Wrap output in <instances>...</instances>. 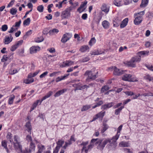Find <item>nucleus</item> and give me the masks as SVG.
Here are the masks:
<instances>
[{"label": "nucleus", "mask_w": 153, "mask_h": 153, "mask_svg": "<svg viewBox=\"0 0 153 153\" xmlns=\"http://www.w3.org/2000/svg\"><path fill=\"white\" fill-rule=\"evenodd\" d=\"M141 60V57L140 56H136L132 57L130 61L127 62V65L130 67H134L136 66L135 63L140 62Z\"/></svg>", "instance_id": "f03ea898"}, {"label": "nucleus", "mask_w": 153, "mask_h": 153, "mask_svg": "<svg viewBox=\"0 0 153 153\" xmlns=\"http://www.w3.org/2000/svg\"><path fill=\"white\" fill-rule=\"evenodd\" d=\"M114 4L118 7L122 6L121 0H114Z\"/></svg>", "instance_id": "c756f323"}, {"label": "nucleus", "mask_w": 153, "mask_h": 153, "mask_svg": "<svg viewBox=\"0 0 153 153\" xmlns=\"http://www.w3.org/2000/svg\"><path fill=\"white\" fill-rule=\"evenodd\" d=\"M103 129L101 130V133H103L108 128L107 125L105 123H103Z\"/></svg>", "instance_id": "58836bf2"}, {"label": "nucleus", "mask_w": 153, "mask_h": 153, "mask_svg": "<svg viewBox=\"0 0 153 153\" xmlns=\"http://www.w3.org/2000/svg\"><path fill=\"white\" fill-rule=\"evenodd\" d=\"M89 47L88 45H83L81 47L79 50L82 52H85L87 50L89 49Z\"/></svg>", "instance_id": "cd10ccee"}, {"label": "nucleus", "mask_w": 153, "mask_h": 153, "mask_svg": "<svg viewBox=\"0 0 153 153\" xmlns=\"http://www.w3.org/2000/svg\"><path fill=\"white\" fill-rule=\"evenodd\" d=\"M109 88L108 85H105L101 88V91L102 93L104 92L109 90Z\"/></svg>", "instance_id": "79ce46f5"}, {"label": "nucleus", "mask_w": 153, "mask_h": 153, "mask_svg": "<svg viewBox=\"0 0 153 153\" xmlns=\"http://www.w3.org/2000/svg\"><path fill=\"white\" fill-rule=\"evenodd\" d=\"M98 72H97L96 74L93 75L92 71H87L84 74L85 76H88V77L86 79L87 81L89 79H94L97 77V74Z\"/></svg>", "instance_id": "20e7f679"}, {"label": "nucleus", "mask_w": 153, "mask_h": 153, "mask_svg": "<svg viewBox=\"0 0 153 153\" xmlns=\"http://www.w3.org/2000/svg\"><path fill=\"white\" fill-rule=\"evenodd\" d=\"M89 86L86 85H83L81 86V87H78L76 88V90H82L83 89H84L85 88L86 89H87L88 88H89Z\"/></svg>", "instance_id": "a19ab883"}, {"label": "nucleus", "mask_w": 153, "mask_h": 153, "mask_svg": "<svg viewBox=\"0 0 153 153\" xmlns=\"http://www.w3.org/2000/svg\"><path fill=\"white\" fill-rule=\"evenodd\" d=\"M40 48L39 47H31L30 49V53L31 54H33L36 52L37 51H39Z\"/></svg>", "instance_id": "4468645a"}, {"label": "nucleus", "mask_w": 153, "mask_h": 153, "mask_svg": "<svg viewBox=\"0 0 153 153\" xmlns=\"http://www.w3.org/2000/svg\"><path fill=\"white\" fill-rule=\"evenodd\" d=\"M14 27H13V26L10 29L9 31H8V32L9 33H12L14 31H16V30H17L18 28H14Z\"/></svg>", "instance_id": "13d9d810"}, {"label": "nucleus", "mask_w": 153, "mask_h": 153, "mask_svg": "<svg viewBox=\"0 0 153 153\" xmlns=\"http://www.w3.org/2000/svg\"><path fill=\"white\" fill-rule=\"evenodd\" d=\"M145 11H142L140 12L139 13H135L134 14V17H135L136 16H139L142 18V16L144 15Z\"/></svg>", "instance_id": "7c9ffc66"}, {"label": "nucleus", "mask_w": 153, "mask_h": 153, "mask_svg": "<svg viewBox=\"0 0 153 153\" xmlns=\"http://www.w3.org/2000/svg\"><path fill=\"white\" fill-rule=\"evenodd\" d=\"M87 3V1H85L84 2H82L80 7L77 9V11L80 13L84 11L86 8V4Z\"/></svg>", "instance_id": "0eeeda50"}, {"label": "nucleus", "mask_w": 153, "mask_h": 153, "mask_svg": "<svg viewBox=\"0 0 153 153\" xmlns=\"http://www.w3.org/2000/svg\"><path fill=\"white\" fill-rule=\"evenodd\" d=\"M128 22V19L126 18L124 19L120 24V27L121 28L124 27L127 25Z\"/></svg>", "instance_id": "a211bd4d"}, {"label": "nucleus", "mask_w": 153, "mask_h": 153, "mask_svg": "<svg viewBox=\"0 0 153 153\" xmlns=\"http://www.w3.org/2000/svg\"><path fill=\"white\" fill-rule=\"evenodd\" d=\"M48 29L47 28H45L43 31V33L45 35H47L49 33Z\"/></svg>", "instance_id": "338daca9"}, {"label": "nucleus", "mask_w": 153, "mask_h": 153, "mask_svg": "<svg viewBox=\"0 0 153 153\" xmlns=\"http://www.w3.org/2000/svg\"><path fill=\"white\" fill-rule=\"evenodd\" d=\"M37 148L38 149L37 152L39 153H42L43 150L45 149V146L42 144L38 145L37 146Z\"/></svg>", "instance_id": "6ab92c4d"}, {"label": "nucleus", "mask_w": 153, "mask_h": 153, "mask_svg": "<svg viewBox=\"0 0 153 153\" xmlns=\"http://www.w3.org/2000/svg\"><path fill=\"white\" fill-rule=\"evenodd\" d=\"M102 25L105 29H107L109 27V24L108 22L107 21L105 20L102 22Z\"/></svg>", "instance_id": "4be33fe9"}, {"label": "nucleus", "mask_w": 153, "mask_h": 153, "mask_svg": "<svg viewBox=\"0 0 153 153\" xmlns=\"http://www.w3.org/2000/svg\"><path fill=\"white\" fill-rule=\"evenodd\" d=\"M119 132L118 131V133H117L116 135L114 137L111 139L108 138L109 140V141L108 143H109L110 146H112L113 144H114L116 142V140L118 139L119 137L120 134H119Z\"/></svg>", "instance_id": "6e6552de"}, {"label": "nucleus", "mask_w": 153, "mask_h": 153, "mask_svg": "<svg viewBox=\"0 0 153 153\" xmlns=\"http://www.w3.org/2000/svg\"><path fill=\"white\" fill-rule=\"evenodd\" d=\"M32 30H30L26 32L25 34L23 37V39H26L28 36L32 34Z\"/></svg>", "instance_id": "37998d69"}, {"label": "nucleus", "mask_w": 153, "mask_h": 153, "mask_svg": "<svg viewBox=\"0 0 153 153\" xmlns=\"http://www.w3.org/2000/svg\"><path fill=\"white\" fill-rule=\"evenodd\" d=\"M109 69H112V71H113V74L115 75L120 76L123 74V71L115 66L110 67Z\"/></svg>", "instance_id": "39448f33"}, {"label": "nucleus", "mask_w": 153, "mask_h": 153, "mask_svg": "<svg viewBox=\"0 0 153 153\" xmlns=\"http://www.w3.org/2000/svg\"><path fill=\"white\" fill-rule=\"evenodd\" d=\"M74 62L71 60L66 61L64 62L65 66H70L74 64Z\"/></svg>", "instance_id": "2f4dec72"}, {"label": "nucleus", "mask_w": 153, "mask_h": 153, "mask_svg": "<svg viewBox=\"0 0 153 153\" xmlns=\"http://www.w3.org/2000/svg\"><path fill=\"white\" fill-rule=\"evenodd\" d=\"M69 75V74H68L66 75H65L63 76H61V77L59 76L56 79V82H57L63 80Z\"/></svg>", "instance_id": "aec40b11"}, {"label": "nucleus", "mask_w": 153, "mask_h": 153, "mask_svg": "<svg viewBox=\"0 0 153 153\" xmlns=\"http://www.w3.org/2000/svg\"><path fill=\"white\" fill-rule=\"evenodd\" d=\"M146 66L149 70L153 71V66L150 65H146Z\"/></svg>", "instance_id": "774afa93"}, {"label": "nucleus", "mask_w": 153, "mask_h": 153, "mask_svg": "<svg viewBox=\"0 0 153 153\" xmlns=\"http://www.w3.org/2000/svg\"><path fill=\"white\" fill-rule=\"evenodd\" d=\"M18 72V71L16 69H14L13 70H10L9 71V74L11 75H13Z\"/></svg>", "instance_id": "5fc2aeb1"}, {"label": "nucleus", "mask_w": 153, "mask_h": 153, "mask_svg": "<svg viewBox=\"0 0 153 153\" xmlns=\"http://www.w3.org/2000/svg\"><path fill=\"white\" fill-rule=\"evenodd\" d=\"M101 10L105 13H108L109 11V7L105 4H103L101 7Z\"/></svg>", "instance_id": "2eb2a0df"}, {"label": "nucleus", "mask_w": 153, "mask_h": 153, "mask_svg": "<svg viewBox=\"0 0 153 153\" xmlns=\"http://www.w3.org/2000/svg\"><path fill=\"white\" fill-rule=\"evenodd\" d=\"M59 31L58 29L54 28L50 30L49 32V33L50 35H53L59 32Z\"/></svg>", "instance_id": "a878e982"}, {"label": "nucleus", "mask_w": 153, "mask_h": 153, "mask_svg": "<svg viewBox=\"0 0 153 153\" xmlns=\"http://www.w3.org/2000/svg\"><path fill=\"white\" fill-rule=\"evenodd\" d=\"M44 40V38L42 37H41L40 38H38L35 39V41L36 42H40Z\"/></svg>", "instance_id": "09e8293b"}, {"label": "nucleus", "mask_w": 153, "mask_h": 153, "mask_svg": "<svg viewBox=\"0 0 153 153\" xmlns=\"http://www.w3.org/2000/svg\"><path fill=\"white\" fill-rule=\"evenodd\" d=\"M149 53V51H143L139 52L138 53L139 56L140 57V55H148Z\"/></svg>", "instance_id": "a18cd8bd"}, {"label": "nucleus", "mask_w": 153, "mask_h": 153, "mask_svg": "<svg viewBox=\"0 0 153 153\" xmlns=\"http://www.w3.org/2000/svg\"><path fill=\"white\" fill-rule=\"evenodd\" d=\"M48 71H46L44 72L40 76V78H42L45 77L48 74Z\"/></svg>", "instance_id": "69168bd1"}, {"label": "nucleus", "mask_w": 153, "mask_h": 153, "mask_svg": "<svg viewBox=\"0 0 153 153\" xmlns=\"http://www.w3.org/2000/svg\"><path fill=\"white\" fill-rule=\"evenodd\" d=\"M105 113V111H104L103 112H100L98 114H97V115L98 116V118L100 117L102 118L104 115Z\"/></svg>", "instance_id": "3c124183"}, {"label": "nucleus", "mask_w": 153, "mask_h": 153, "mask_svg": "<svg viewBox=\"0 0 153 153\" xmlns=\"http://www.w3.org/2000/svg\"><path fill=\"white\" fill-rule=\"evenodd\" d=\"M53 94V92L49 91L46 95L44 96L40 102H41L43 100H45L46 99L50 97Z\"/></svg>", "instance_id": "412c9836"}, {"label": "nucleus", "mask_w": 153, "mask_h": 153, "mask_svg": "<svg viewBox=\"0 0 153 153\" xmlns=\"http://www.w3.org/2000/svg\"><path fill=\"white\" fill-rule=\"evenodd\" d=\"M34 81L33 78H28L24 80V82L27 84H29L33 82Z\"/></svg>", "instance_id": "473e14b6"}, {"label": "nucleus", "mask_w": 153, "mask_h": 153, "mask_svg": "<svg viewBox=\"0 0 153 153\" xmlns=\"http://www.w3.org/2000/svg\"><path fill=\"white\" fill-rule=\"evenodd\" d=\"M125 93L126 95L128 96H132L134 94L133 92L131 91H127Z\"/></svg>", "instance_id": "680f3d73"}, {"label": "nucleus", "mask_w": 153, "mask_h": 153, "mask_svg": "<svg viewBox=\"0 0 153 153\" xmlns=\"http://www.w3.org/2000/svg\"><path fill=\"white\" fill-rule=\"evenodd\" d=\"M35 144L32 143V142H31L30 144V146L29 149L28 148L26 149V151L27 152H28L29 153H30L32 152L33 151L35 150Z\"/></svg>", "instance_id": "ddd939ff"}, {"label": "nucleus", "mask_w": 153, "mask_h": 153, "mask_svg": "<svg viewBox=\"0 0 153 153\" xmlns=\"http://www.w3.org/2000/svg\"><path fill=\"white\" fill-rule=\"evenodd\" d=\"M60 71L54 72L50 74V76L51 77L54 76H56V75H58V74L60 73Z\"/></svg>", "instance_id": "864d4df0"}, {"label": "nucleus", "mask_w": 153, "mask_h": 153, "mask_svg": "<svg viewBox=\"0 0 153 153\" xmlns=\"http://www.w3.org/2000/svg\"><path fill=\"white\" fill-rule=\"evenodd\" d=\"M72 37V34L70 33H66L63 35L61 39V42L63 43H65Z\"/></svg>", "instance_id": "423d86ee"}, {"label": "nucleus", "mask_w": 153, "mask_h": 153, "mask_svg": "<svg viewBox=\"0 0 153 153\" xmlns=\"http://www.w3.org/2000/svg\"><path fill=\"white\" fill-rule=\"evenodd\" d=\"M72 142L70 141V140L68 141V142H65V145L63 146V148L64 149H65L66 147L69 145H70L72 144Z\"/></svg>", "instance_id": "49530a36"}, {"label": "nucleus", "mask_w": 153, "mask_h": 153, "mask_svg": "<svg viewBox=\"0 0 153 153\" xmlns=\"http://www.w3.org/2000/svg\"><path fill=\"white\" fill-rule=\"evenodd\" d=\"M23 42V40H20L18 41L16 44H15V45L18 47L19 46H20L22 45V43Z\"/></svg>", "instance_id": "0e129e2a"}, {"label": "nucleus", "mask_w": 153, "mask_h": 153, "mask_svg": "<svg viewBox=\"0 0 153 153\" xmlns=\"http://www.w3.org/2000/svg\"><path fill=\"white\" fill-rule=\"evenodd\" d=\"M30 18H27V19L25 20L23 22V25H28L30 23Z\"/></svg>", "instance_id": "ea45409f"}, {"label": "nucleus", "mask_w": 153, "mask_h": 153, "mask_svg": "<svg viewBox=\"0 0 153 153\" xmlns=\"http://www.w3.org/2000/svg\"><path fill=\"white\" fill-rule=\"evenodd\" d=\"M101 53H100L99 51L97 50H95V51H94L92 52L91 53V54L92 55H97L98 54H100Z\"/></svg>", "instance_id": "6e6d98bb"}, {"label": "nucleus", "mask_w": 153, "mask_h": 153, "mask_svg": "<svg viewBox=\"0 0 153 153\" xmlns=\"http://www.w3.org/2000/svg\"><path fill=\"white\" fill-rule=\"evenodd\" d=\"M13 143H20L19 141V137L16 135H15L13 137Z\"/></svg>", "instance_id": "f704fd0d"}, {"label": "nucleus", "mask_w": 153, "mask_h": 153, "mask_svg": "<svg viewBox=\"0 0 153 153\" xmlns=\"http://www.w3.org/2000/svg\"><path fill=\"white\" fill-rule=\"evenodd\" d=\"M70 16V13L65 10L62 12L61 15L62 19H67Z\"/></svg>", "instance_id": "9d476101"}, {"label": "nucleus", "mask_w": 153, "mask_h": 153, "mask_svg": "<svg viewBox=\"0 0 153 153\" xmlns=\"http://www.w3.org/2000/svg\"><path fill=\"white\" fill-rule=\"evenodd\" d=\"M91 105H84L81 109V111H83L88 110L91 108Z\"/></svg>", "instance_id": "c85d7f7f"}, {"label": "nucleus", "mask_w": 153, "mask_h": 153, "mask_svg": "<svg viewBox=\"0 0 153 153\" xmlns=\"http://www.w3.org/2000/svg\"><path fill=\"white\" fill-rule=\"evenodd\" d=\"M148 0H142L141 3L140 5V6L141 7H145L148 4Z\"/></svg>", "instance_id": "b1692460"}, {"label": "nucleus", "mask_w": 153, "mask_h": 153, "mask_svg": "<svg viewBox=\"0 0 153 153\" xmlns=\"http://www.w3.org/2000/svg\"><path fill=\"white\" fill-rule=\"evenodd\" d=\"M119 146L120 147H128L129 146V144L128 142L125 141H121L119 144Z\"/></svg>", "instance_id": "f3484780"}, {"label": "nucleus", "mask_w": 153, "mask_h": 153, "mask_svg": "<svg viewBox=\"0 0 153 153\" xmlns=\"http://www.w3.org/2000/svg\"><path fill=\"white\" fill-rule=\"evenodd\" d=\"M15 149L19 153L22 152V146L20 143H13Z\"/></svg>", "instance_id": "1a4fd4ad"}, {"label": "nucleus", "mask_w": 153, "mask_h": 153, "mask_svg": "<svg viewBox=\"0 0 153 153\" xmlns=\"http://www.w3.org/2000/svg\"><path fill=\"white\" fill-rule=\"evenodd\" d=\"M26 139L28 141H30V142H32V138L29 135H27V136Z\"/></svg>", "instance_id": "052dcab7"}, {"label": "nucleus", "mask_w": 153, "mask_h": 153, "mask_svg": "<svg viewBox=\"0 0 153 153\" xmlns=\"http://www.w3.org/2000/svg\"><path fill=\"white\" fill-rule=\"evenodd\" d=\"M65 91L66 90L64 89L59 91L56 93V94L54 95V96L55 97H58L64 93Z\"/></svg>", "instance_id": "393cba45"}, {"label": "nucleus", "mask_w": 153, "mask_h": 153, "mask_svg": "<svg viewBox=\"0 0 153 153\" xmlns=\"http://www.w3.org/2000/svg\"><path fill=\"white\" fill-rule=\"evenodd\" d=\"M25 126L27 128V130L30 133V134H31V125L30 124V123L29 122H28L25 125Z\"/></svg>", "instance_id": "5701e85b"}, {"label": "nucleus", "mask_w": 153, "mask_h": 153, "mask_svg": "<svg viewBox=\"0 0 153 153\" xmlns=\"http://www.w3.org/2000/svg\"><path fill=\"white\" fill-rule=\"evenodd\" d=\"M13 39V38L10 34L9 35V36H6L4 39V44H8L12 41Z\"/></svg>", "instance_id": "9b49d317"}, {"label": "nucleus", "mask_w": 153, "mask_h": 153, "mask_svg": "<svg viewBox=\"0 0 153 153\" xmlns=\"http://www.w3.org/2000/svg\"><path fill=\"white\" fill-rule=\"evenodd\" d=\"M44 7L42 5L38 6L37 7V10L40 12H42L43 11Z\"/></svg>", "instance_id": "8fccbe9b"}, {"label": "nucleus", "mask_w": 153, "mask_h": 153, "mask_svg": "<svg viewBox=\"0 0 153 153\" xmlns=\"http://www.w3.org/2000/svg\"><path fill=\"white\" fill-rule=\"evenodd\" d=\"M96 42V40L94 37L92 38L89 42V45L90 46H92Z\"/></svg>", "instance_id": "c03bdc74"}, {"label": "nucleus", "mask_w": 153, "mask_h": 153, "mask_svg": "<svg viewBox=\"0 0 153 153\" xmlns=\"http://www.w3.org/2000/svg\"><path fill=\"white\" fill-rule=\"evenodd\" d=\"M135 18V19L134 20V22L135 25H138L141 23L142 21V18L139 16H136Z\"/></svg>", "instance_id": "dca6fc26"}, {"label": "nucleus", "mask_w": 153, "mask_h": 153, "mask_svg": "<svg viewBox=\"0 0 153 153\" xmlns=\"http://www.w3.org/2000/svg\"><path fill=\"white\" fill-rule=\"evenodd\" d=\"M76 7L74 6H71L70 7L66 9L67 11H68V12H69L70 13V11L72 10L73 9H74Z\"/></svg>", "instance_id": "e2e57ef3"}, {"label": "nucleus", "mask_w": 153, "mask_h": 153, "mask_svg": "<svg viewBox=\"0 0 153 153\" xmlns=\"http://www.w3.org/2000/svg\"><path fill=\"white\" fill-rule=\"evenodd\" d=\"M15 96L13 95H12L11 97L9 98L8 100V103L9 104H12L13 102V100L15 98Z\"/></svg>", "instance_id": "c9c22d12"}, {"label": "nucleus", "mask_w": 153, "mask_h": 153, "mask_svg": "<svg viewBox=\"0 0 153 153\" xmlns=\"http://www.w3.org/2000/svg\"><path fill=\"white\" fill-rule=\"evenodd\" d=\"M109 141V140L108 139L97 138L92 139L91 143H95L97 149L102 151L104 149L105 146L108 143Z\"/></svg>", "instance_id": "f257e3e1"}, {"label": "nucleus", "mask_w": 153, "mask_h": 153, "mask_svg": "<svg viewBox=\"0 0 153 153\" xmlns=\"http://www.w3.org/2000/svg\"><path fill=\"white\" fill-rule=\"evenodd\" d=\"M122 79L124 81L129 82H136L137 81L135 77H132V76L130 74H124L122 78Z\"/></svg>", "instance_id": "7ed1b4c3"}, {"label": "nucleus", "mask_w": 153, "mask_h": 153, "mask_svg": "<svg viewBox=\"0 0 153 153\" xmlns=\"http://www.w3.org/2000/svg\"><path fill=\"white\" fill-rule=\"evenodd\" d=\"M17 12V9L15 8H12L10 10V12L12 15H15Z\"/></svg>", "instance_id": "e433bc0d"}, {"label": "nucleus", "mask_w": 153, "mask_h": 153, "mask_svg": "<svg viewBox=\"0 0 153 153\" xmlns=\"http://www.w3.org/2000/svg\"><path fill=\"white\" fill-rule=\"evenodd\" d=\"M64 142L63 140H59L58 142L56 143L57 146L56 147H58L60 149V147L62 146V145L64 144Z\"/></svg>", "instance_id": "72a5a7b5"}, {"label": "nucleus", "mask_w": 153, "mask_h": 153, "mask_svg": "<svg viewBox=\"0 0 153 153\" xmlns=\"http://www.w3.org/2000/svg\"><path fill=\"white\" fill-rule=\"evenodd\" d=\"M1 146L3 147L4 149L7 148V141L5 140H2L1 143Z\"/></svg>", "instance_id": "de8ad7c7"}, {"label": "nucleus", "mask_w": 153, "mask_h": 153, "mask_svg": "<svg viewBox=\"0 0 153 153\" xmlns=\"http://www.w3.org/2000/svg\"><path fill=\"white\" fill-rule=\"evenodd\" d=\"M124 108V106H122L116 109L115 110V114L117 115H118L122 110V109Z\"/></svg>", "instance_id": "4c0bfd02"}, {"label": "nucleus", "mask_w": 153, "mask_h": 153, "mask_svg": "<svg viewBox=\"0 0 153 153\" xmlns=\"http://www.w3.org/2000/svg\"><path fill=\"white\" fill-rule=\"evenodd\" d=\"M18 47L15 44L12 46L10 48V51H15Z\"/></svg>", "instance_id": "bf43d9fd"}, {"label": "nucleus", "mask_w": 153, "mask_h": 153, "mask_svg": "<svg viewBox=\"0 0 153 153\" xmlns=\"http://www.w3.org/2000/svg\"><path fill=\"white\" fill-rule=\"evenodd\" d=\"M21 23V20H20L18 22H16L15 23V25H13V27H19L20 26Z\"/></svg>", "instance_id": "603ef678"}, {"label": "nucleus", "mask_w": 153, "mask_h": 153, "mask_svg": "<svg viewBox=\"0 0 153 153\" xmlns=\"http://www.w3.org/2000/svg\"><path fill=\"white\" fill-rule=\"evenodd\" d=\"M114 105V103L111 102L108 103L107 104L102 105L101 107V109L103 110H105L108 108H110L113 106Z\"/></svg>", "instance_id": "f8f14e48"}, {"label": "nucleus", "mask_w": 153, "mask_h": 153, "mask_svg": "<svg viewBox=\"0 0 153 153\" xmlns=\"http://www.w3.org/2000/svg\"><path fill=\"white\" fill-rule=\"evenodd\" d=\"M8 28L7 25H4L2 26L1 30L2 31H6Z\"/></svg>", "instance_id": "4d7b16f0"}, {"label": "nucleus", "mask_w": 153, "mask_h": 153, "mask_svg": "<svg viewBox=\"0 0 153 153\" xmlns=\"http://www.w3.org/2000/svg\"><path fill=\"white\" fill-rule=\"evenodd\" d=\"M120 24V21L118 19H115L113 21V26L114 27H118Z\"/></svg>", "instance_id": "bb28decb"}]
</instances>
